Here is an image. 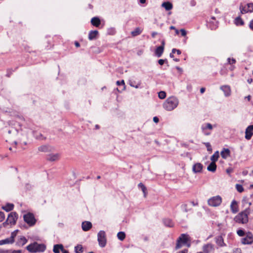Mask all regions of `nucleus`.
I'll list each match as a JSON object with an SVG mask.
<instances>
[{
	"instance_id": "obj_1",
	"label": "nucleus",
	"mask_w": 253,
	"mask_h": 253,
	"mask_svg": "<svg viewBox=\"0 0 253 253\" xmlns=\"http://www.w3.org/2000/svg\"><path fill=\"white\" fill-rule=\"evenodd\" d=\"M178 103V99L176 97L172 96L166 99L163 106L165 110L170 111L176 108Z\"/></svg>"
},
{
	"instance_id": "obj_2",
	"label": "nucleus",
	"mask_w": 253,
	"mask_h": 253,
	"mask_svg": "<svg viewBox=\"0 0 253 253\" xmlns=\"http://www.w3.org/2000/svg\"><path fill=\"white\" fill-rule=\"evenodd\" d=\"M250 214V209L246 208L243 211L239 212L234 217V221L238 223L246 224L249 221L248 216Z\"/></svg>"
},
{
	"instance_id": "obj_3",
	"label": "nucleus",
	"mask_w": 253,
	"mask_h": 253,
	"mask_svg": "<svg viewBox=\"0 0 253 253\" xmlns=\"http://www.w3.org/2000/svg\"><path fill=\"white\" fill-rule=\"evenodd\" d=\"M26 249L31 253L43 252L45 250L46 246L43 244H40L34 242L27 246Z\"/></svg>"
},
{
	"instance_id": "obj_4",
	"label": "nucleus",
	"mask_w": 253,
	"mask_h": 253,
	"mask_svg": "<svg viewBox=\"0 0 253 253\" xmlns=\"http://www.w3.org/2000/svg\"><path fill=\"white\" fill-rule=\"evenodd\" d=\"M18 218V214L16 212H10L5 222L2 224L4 227H6L8 225H13L16 224Z\"/></svg>"
},
{
	"instance_id": "obj_5",
	"label": "nucleus",
	"mask_w": 253,
	"mask_h": 253,
	"mask_svg": "<svg viewBox=\"0 0 253 253\" xmlns=\"http://www.w3.org/2000/svg\"><path fill=\"white\" fill-rule=\"evenodd\" d=\"M190 237L187 234H182L178 238L175 246V250H178L182 247V244H186L190 241Z\"/></svg>"
},
{
	"instance_id": "obj_6",
	"label": "nucleus",
	"mask_w": 253,
	"mask_h": 253,
	"mask_svg": "<svg viewBox=\"0 0 253 253\" xmlns=\"http://www.w3.org/2000/svg\"><path fill=\"white\" fill-rule=\"evenodd\" d=\"M97 241L100 247L103 248L106 245V237L105 231L101 230L97 234Z\"/></svg>"
},
{
	"instance_id": "obj_7",
	"label": "nucleus",
	"mask_w": 253,
	"mask_h": 253,
	"mask_svg": "<svg viewBox=\"0 0 253 253\" xmlns=\"http://www.w3.org/2000/svg\"><path fill=\"white\" fill-rule=\"evenodd\" d=\"M222 202V198L220 196H214L208 201V205L211 207L219 206Z\"/></svg>"
},
{
	"instance_id": "obj_8",
	"label": "nucleus",
	"mask_w": 253,
	"mask_h": 253,
	"mask_svg": "<svg viewBox=\"0 0 253 253\" xmlns=\"http://www.w3.org/2000/svg\"><path fill=\"white\" fill-rule=\"evenodd\" d=\"M24 220L30 226L34 225L36 223V219L33 213H28L24 215Z\"/></svg>"
},
{
	"instance_id": "obj_9",
	"label": "nucleus",
	"mask_w": 253,
	"mask_h": 253,
	"mask_svg": "<svg viewBox=\"0 0 253 253\" xmlns=\"http://www.w3.org/2000/svg\"><path fill=\"white\" fill-rule=\"evenodd\" d=\"M241 243L244 245H251L253 243V235L248 232L245 238L241 239Z\"/></svg>"
},
{
	"instance_id": "obj_10",
	"label": "nucleus",
	"mask_w": 253,
	"mask_h": 253,
	"mask_svg": "<svg viewBox=\"0 0 253 253\" xmlns=\"http://www.w3.org/2000/svg\"><path fill=\"white\" fill-rule=\"evenodd\" d=\"M240 9L242 14L248 12H252L253 11V3H248L247 6L243 7V5L240 6Z\"/></svg>"
},
{
	"instance_id": "obj_11",
	"label": "nucleus",
	"mask_w": 253,
	"mask_h": 253,
	"mask_svg": "<svg viewBox=\"0 0 253 253\" xmlns=\"http://www.w3.org/2000/svg\"><path fill=\"white\" fill-rule=\"evenodd\" d=\"M253 135V125L248 126L245 131V138L247 140L251 139Z\"/></svg>"
},
{
	"instance_id": "obj_12",
	"label": "nucleus",
	"mask_w": 253,
	"mask_h": 253,
	"mask_svg": "<svg viewBox=\"0 0 253 253\" xmlns=\"http://www.w3.org/2000/svg\"><path fill=\"white\" fill-rule=\"evenodd\" d=\"M203 165L201 163H196L193 165L192 170L194 173H198L202 171L203 169Z\"/></svg>"
},
{
	"instance_id": "obj_13",
	"label": "nucleus",
	"mask_w": 253,
	"mask_h": 253,
	"mask_svg": "<svg viewBox=\"0 0 253 253\" xmlns=\"http://www.w3.org/2000/svg\"><path fill=\"white\" fill-rule=\"evenodd\" d=\"M230 209L233 213H236L238 211V203L235 200L232 201L230 205Z\"/></svg>"
},
{
	"instance_id": "obj_14",
	"label": "nucleus",
	"mask_w": 253,
	"mask_h": 253,
	"mask_svg": "<svg viewBox=\"0 0 253 253\" xmlns=\"http://www.w3.org/2000/svg\"><path fill=\"white\" fill-rule=\"evenodd\" d=\"M92 227V224L89 221H84L82 224V227L84 231H87Z\"/></svg>"
},
{
	"instance_id": "obj_15",
	"label": "nucleus",
	"mask_w": 253,
	"mask_h": 253,
	"mask_svg": "<svg viewBox=\"0 0 253 253\" xmlns=\"http://www.w3.org/2000/svg\"><path fill=\"white\" fill-rule=\"evenodd\" d=\"M51 150V147L48 145H42L38 147V150L42 152H50Z\"/></svg>"
},
{
	"instance_id": "obj_16",
	"label": "nucleus",
	"mask_w": 253,
	"mask_h": 253,
	"mask_svg": "<svg viewBox=\"0 0 253 253\" xmlns=\"http://www.w3.org/2000/svg\"><path fill=\"white\" fill-rule=\"evenodd\" d=\"M220 154L223 159H226L230 155V151L228 148H223Z\"/></svg>"
},
{
	"instance_id": "obj_17",
	"label": "nucleus",
	"mask_w": 253,
	"mask_h": 253,
	"mask_svg": "<svg viewBox=\"0 0 253 253\" xmlns=\"http://www.w3.org/2000/svg\"><path fill=\"white\" fill-rule=\"evenodd\" d=\"M220 89L224 92L226 96H229L231 94L230 87L228 85H223L220 87Z\"/></svg>"
},
{
	"instance_id": "obj_18",
	"label": "nucleus",
	"mask_w": 253,
	"mask_h": 253,
	"mask_svg": "<svg viewBox=\"0 0 253 253\" xmlns=\"http://www.w3.org/2000/svg\"><path fill=\"white\" fill-rule=\"evenodd\" d=\"M215 242L217 245L220 247L225 246L226 245L224 243L223 239L221 236H218L215 238Z\"/></svg>"
},
{
	"instance_id": "obj_19",
	"label": "nucleus",
	"mask_w": 253,
	"mask_h": 253,
	"mask_svg": "<svg viewBox=\"0 0 253 253\" xmlns=\"http://www.w3.org/2000/svg\"><path fill=\"white\" fill-rule=\"evenodd\" d=\"M180 208L181 210L185 212H188L192 210V208L190 207V206L187 203H183L181 205Z\"/></svg>"
},
{
	"instance_id": "obj_20",
	"label": "nucleus",
	"mask_w": 253,
	"mask_h": 253,
	"mask_svg": "<svg viewBox=\"0 0 253 253\" xmlns=\"http://www.w3.org/2000/svg\"><path fill=\"white\" fill-rule=\"evenodd\" d=\"M59 155L58 154H50L47 156V160L49 161H55L59 159Z\"/></svg>"
},
{
	"instance_id": "obj_21",
	"label": "nucleus",
	"mask_w": 253,
	"mask_h": 253,
	"mask_svg": "<svg viewBox=\"0 0 253 253\" xmlns=\"http://www.w3.org/2000/svg\"><path fill=\"white\" fill-rule=\"evenodd\" d=\"M91 23L93 26L98 27L100 25L101 21L99 18L94 17L91 19Z\"/></svg>"
},
{
	"instance_id": "obj_22",
	"label": "nucleus",
	"mask_w": 253,
	"mask_h": 253,
	"mask_svg": "<svg viewBox=\"0 0 253 253\" xmlns=\"http://www.w3.org/2000/svg\"><path fill=\"white\" fill-rule=\"evenodd\" d=\"M14 242L13 237H10L9 238L5 239L0 241V245H2L6 244H11Z\"/></svg>"
},
{
	"instance_id": "obj_23",
	"label": "nucleus",
	"mask_w": 253,
	"mask_h": 253,
	"mask_svg": "<svg viewBox=\"0 0 253 253\" xmlns=\"http://www.w3.org/2000/svg\"><path fill=\"white\" fill-rule=\"evenodd\" d=\"M213 249V246L211 244L205 245L203 247V252L205 253H210Z\"/></svg>"
},
{
	"instance_id": "obj_24",
	"label": "nucleus",
	"mask_w": 253,
	"mask_h": 253,
	"mask_svg": "<svg viewBox=\"0 0 253 253\" xmlns=\"http://www.w3.org/2000/svg\"><path fill=\"white\" fill-rule=\"evenodd\" d=\"M98 34V32L97 30L90 31L88 34V39L89 40H93L95 39Z\"/></svg>"
},
{
	"instance_id": "obj_25",
	"label": "nucleus",
	"mask_w": 253,
	"mask_h": 253,
	"mask_svg": "<svg viewBox=\"0 0 253 253\" xmlns=\"http://www.w3.org/2000/svg\"><path fill=\"white\" fill-rule=\"evenodd\" d=\"M163 223L166 226L172 227L174 225V223L169 218H165L163 219Z\"/></svg>"
},
{
	"instance_id": "obj_26",
	"label": "nucleus",
	"mask_w": 253,
	"mask_h": 253,
	"mask_svg": "<svg viewBox=\"0 0 253 253\" xmlns=\"http://www.w3.org/2000/svg\"><path fill=\"white\" fill-rule=\"evenodd\" d=\"M164 48L163 46H158L157 47L155 50V54L158 57H160L162 56L163 53Z\"/></svg>"
},
{
	"instance_id": "obj_27",
	"label": "nucleus",
	"mask_w": 253,
	"mask_h": 253,
	"mask_svg": "<svg viewBox=\"0 0 253 253\" xmlns=\"http://www.w3.org/2000/svg\"><path fill=\"white\" fill-rule=\"evenodd\" d=\"M162 6L165 8L166 10H169L172 8V4L170 2H164Z\"/></svg>"
},
{
	"instance_id": "obj_28",
	"label": "nucleus",
	"mask_w": 253,
	"mask_h": 253,
	"mask_svg": "<svg viewBox=\"0 0 253 253\" xmlns=\"http://www.w3.org/2000/svg\"><path fill=\"white\" fill-rule=\"evenodd\" d=\"M14 205L13 204H7L5 206L2 207V209L7 212L10 211L13 209Z\"/></svg>"
},
{
	"instance_id": "obj_29",
	"label": "nucleus",
	"mask_w": 253,
	"mask_h": 253,
	"mask_svg": "<svg viewBox=\"0 0 253 253\" xmlns=\"http://www.w3.org/2000/svg\"><path fill=\"white\" fill-rule=\"evenodd\" d=\"M63 245L62 244H56L53 247V251L54 253H59L60 250L63 249Z\"/></svg>"
},
{
	"instance_id": "obj_30",
	"label": "nucleus",
	"mask_w": 253,
	"mask_h": 253,
	"mask_svg": "<svg viewBox=\"0 0 253 253\" xmlns=\"http://www.w3.org/2000/svg\"><path fill=\"white\" fill-rule=\"evenodd\" d=\"M216 169V165L215 163L211 162V163L208 166L207 169L211 172H214Z\"/></svg>"
},
{
	"instance_id": "obj_31",
	"label": "nucleus",
	"mask_w": 253,
	"mask_h": 253,
	"mask_svg": "<svg viewBox=\"0 0 253 253\" xmlns=\"http://www.w3.org/2000/svg\"><path fill=\"white\" fill-rule=\"evenodd\" d=\"M27 242V240L26 239V238L24 236H21L19 239L18 241H17V244L18 245L23 246L25 244H26Z\"/></svg>"
},
{
	"instance_id": "obj_32",
	"label": "nucleus",
	"mask_w": 253,
	"mask_h": 253,
	"mask_svg": "<svg viewBox=\"0 0 253 253\" xmlns=\"http://www.w3.org/2000/svg\"><path fill=\"white\" fill-rule=\"evenodd\" d=\"M202 130H212L213 128V126L210 123H207L204 125H203L201 127Z\"/></svg>"
},
{
	"instance_id": "obj_33",
	"label": "nucleus",
	"mask_w": 253,
	"mask_h": 253,
	"mask_svg": "<svg viewBox=\"0 0 253 253\" xmlns=\"http://www.w3.org/2000/svg\"><path fill=\"white\" fill-rule=\"evenodd\" d=\"M218 158H219L218 151H216L211 157V162L215 163L218 160Z\"/></svg>"
},
{
	"instance_id": "obj_34",
	"label": "nucleus",
	"mask_w": 253,
	"mask_h": 253,
	"mask_svg": "<svg viewBox=\"0 0 253 253\" xmlns=\"http://www.w3.org/2000/svg\"><path fill=\"white\" fill-rule=\"evenodd\" d=\"M138 186L142 191V192L144 194V197H146V195L147 194V188L145 187V186L142 183H140L138 184Z\"/></svg>"
},
{
	"instance_id": "obj_35",
	"label": "nucleus",
	"mask_w": 253,
	"mask_h": 253,
	"mask_svg": "<svg viewBox=\"0 0 253 253\" xmlns=\"http://www.w3.org/2000/svg\"><path fill=\"white\" fill-rule=\"evenodd\" d=\"M141 32L142 31L139 28H136L134 31L131 32V34L133 37H135L140 35Z\"/></svg>"
},
{
	"instance_id": "obj_36",
	"label": "nucleus",
	"mask_w": 253,
	"mask_h": 253,
	"mask_svg": "<svg viewBox=\"0 0 253 253\" xmlns=\"http://www.w3.org/2000/svg\"><path fill=\"white\" fill-rule=\"evenodd\" d=\"M75 252L76 253H82L83 252L82 246L81 245L76 246L75 247Z\"/></svg>"
},
{
	"instance_id": "obj_37",
	"label": "nucleus",
	"mask_w": 253,
	"mask_h": 253,
	"mask_svg": "<svg viewBox=\"0 0 253 253\" xmlns=\"http://www.w3.org/2000/svg\"><path fill=\"white\" fill-rule=\"evenodd\" d=\"M117 237L120 240L123 241L126 237V234L124 232H119L117 234Z\"/></svg>"
},
{
	"instance_id": "obj_38",
	"label": "nucleus",
	"mask_w": 253,
	"mask_h": 253,
	"mask_svg": "<svg viewBox=\"0 0 253 253\" xmlns=\"http://www.w3.org/2000/svg\"><path fill=\"white\" fill-rule=\"evenodd\" d=\"M235 24L236 25H243L244 22L240 17H238L235 19Z\"/></svg>"
},
{
	"instance_id": "obj_39",
	"label": "nucleus",
	"mask_w": 253,
	"mask_h": 253,
	"mask_svg": "<svg viewBox=\"0 0 253 253\" xmlns=\"http://www.w3.org/2000/svg\"><path fill=\"white\" fill-rule=\"evenodd\" d=\"M236 189L239 193H242L244 190L243 186L239 184H236Z\"/></svg>"
},
{
	"instance_id": "obj_40",
	"label": "nucleus",
	"mask_w": 253,
	"mask_h": 253,
	"mask_svg": "<svg viewBox=\"0 0 253 253\" xmlns=\"http://www.w3.org/2000/svg\"><path fill=\"white\" fill-rule=\"evenodd\" d=\"M158 96L160 99H164L166 97V93L164 91L159 92Z\"/></svg>"
},
{
	"instance_id": "obj_41",
	"label": "nucleus",
	"mask_w": 253,
	"mask_h": 253,
	"mask_svg": "<svg viewBox=\"0 0 253 253\" xmlns=\"http://www.w3.org/2000/svg\"><path fill=\"white\" fill-rule=\"evenodd\" d=\"M36 138L37 139H39V140H45L46 139V137H44L42 134H39L37 135H36L35 136Z\"/></svg>"
},
{
	"instance_id": "obj_42",
	"label": "nucleus",
	"mask_w": 253,
	"mask_h": 253,
	"mask_svg": "<svg viewBox=\"0 0 253 253\" xmlns=\"http://www.w3.org/2000/svg\"><path fill=\"white\" fill-rule=\"evenodd\" d=\"M204 144L206 146L207 148V150L208 151H212V148L209 142H204Z\"/></svg>"
},
{
	"instance_id": "obj_43",
	"label": "nucleus",
	"mask_w": 253,
	"mask_h": 253,
	"mask_svg": "<svg viewBox=\"0 0 253 253\" xmlns=\"http://www.w3.org/2000/svg\"><path fill=\"white\" fill-rule=\"evenodd\" d=\"M238 235L240 237H243L245 235V232L242 229H239L237 231Z\"/></svg>"
},
{
	"instance_id": "obj_44",
	"label": "nucleus",
	"mask_w": 253,
	"mask_h": 253,
	"mask_svg": "<svg viewBox=\"0 0 253 253\" xmlns=\"http://www.w3.org/2000/svg\"><path fill=\"white\" fill-rule=\"evenodd\" d=\"M117 84L118 85H123V88H122V90H125V82L124 80H122L121 82L120 81H117Z\"/></svg>"
},
{
	"instance_id": "obj_45",
	"label": "nucleus",
	"mask_w": 253,
	"mask_h": 253,
	"mask_svg": "<svg viewBox=\"0 0 253 253\" xmlns=\"http://www.w3.org/2000/svg\"><path fill=\"white\" fill-rule=\"evenodd\" d=\"M134 83H135L134 82L130 81L129 82V85L131 86L135 87V88H138L140 86V84H137V85H135Z\"/></svg>"
},
{
	"instance_id": "obj_46",
	"label": "nucleus",
	"mask_w": 253,
	"mask_h": 253,
	"mask_svg": "<svg viewBox=\"0 0 253 253\" xmlns=\"http://www.w3.org/2000/svg\"><path fill=\"white\" fill-rule=\"evenodd\" d=\"M5 218L4 214L3 212L0 211V222L2 221Z\"/></svg>"
},
{
	"instance_id": "obj_47",
	"label": "nucleus",
	"mask_w": 253,
	"mask_h": 253,
	"mask_svg": "<svg viewBox=\"0 0 253 253\" xmlns=\"http://www.w3.org/2000/svg\"><path fill=\"white\" fill-rule=\"evenodd\" d=\"M180 31L182 36H186L187 32L184 29H180Z\"/></svg>"
},
{
	"instance_id": "obj_48",
	"label": "nucleus",
	"mask_w": 253,
	"mask_h": 253,
	"mask_svg": "<svg viewBox=\"0 0 253 253\" xmlns=\"http://www.w3.org/2000/svg\"><path fill=\"white\" fill-rule=\"evenodd\" d=\"M172 53H177V54H181V51L179 49H176L175 48H173L172 49Z\"/></svg>"
},
{
	"instance_id": "obj_49",
	"label": "nucleus",
	"mask_w": 253,
	"mask_h": 253,
	"mask_svg": "<svg viewBox=\"0 0 253 253\" xmlns=\"http://www.w3.org/2000/svg\"><path fill=\"white\" fill-rule=\"evenodd\" d=\"M202 131L205 135H209L211 133V132L210 131H208L207 129H205V130H202Z\"/></svg>"
},
{
	"instance_id": "obj_50",
	"label": "nucleus",
	"mask_w": 253,
	"mask_h": 253,
	"mask_svg": "<svg viewBox=\"0 0 253 253\" xmlns=\"http://www.w3.org/2000/svg\"><path fill=\"white\" fill-rule=\"evenodd\" d=\"M189 203L193 206H197L198 205V202L197 201H190Z\"/></svg>"
},
{
	"instance_id": "obj_51",
	"label": "nucleus",
	"mask_w": 253,
	"mask_h": 253,
	"mask_svg": "<svg viewBox=\"0 0 253 253\" xmlns=\"http://www.w3.org/2000/svg\"><path fill=\"white\" fill-rule=\"evenodd\" d=\"M165 61L164 59H160L158 60V63L160 65H162L164 64Z\"/></svg>"
},
{
	"instance_id": "obj_52",
	"label": "nucleus",
	"mask_w": 253,
	"mask_h": 253,
	"mask_svg": "<svg viewBox=\"0 0 253 253\" xmlns=\"http://www.w3.org/2000/svg\"><path fill=\"white\" fill-rule=\"evenodd\" d=\"M249 27L253 31V19L251 21Z\"/></svg>"
},
{
	"instance_id": "obj_53",
	"label": "nucleus",
	"mask_w": 253,
	"mask_h": 253,
	"mask_svg": "<svg viewBox=\"0 0 253 253\" xmlns=\"http://www.w3.org/2000/svg\"><path fill=\"white\" fill-rule=\"evenodd\" d=\"M153 121L156 123H157L159 122V118L157 117H154L153 118Z\"/></svg>"
},
{
	"instance_id": "obj_54",
	"label": "nucleus",
	"mask_w": 253,
	"mask_h": 253,
	"mask_svg": "<svg viewBox=\"0 0 253 253\" xmlns=\"http://www.w3.org/2000/svg\"><path fill=\"white\" fill-rule=\"evenodd\" d=\"M157 34H158V33H157V32H153L152 33L151 35H152V37L153 38H155V37L156 36V35H157Z\"/></svg>"
},
{
	"instance_id": "obj_55",
	"label": "nucleus",
	"mask_w": 253,
	"mask_h": 253,
	"mask_svg": "<svg viewBox=\"0 0 253 253\" xmlns=\"http://www.w3.org/2000/svg\"><path fill=\"white\" fill-rule=\"evenodd\" d=\"M236 63V60L234 58L231 59V65H233Z\"/></svg>"
},
{
	"instance_id": "obj_56",
	"label": "nucleus",
	"mask_w": 253,
	"mask_h": 253,
	"mask_svg": "<svg viewBox=\"0 0 253 253\" xmlns=\"http://www.w3.org/2000/svg\"><path fill=\"white\" fill-rule=\"evenodd\" d=\"M62 253H69V252L64 249L63 247V249L61 250Z\"/></svg>"
},
{
	"instance_id": "obj_57",
	"label": "nucleus",
	"mask_w": 253,
	"mask_h": 253,
	"mask_svg": "<svg viewBox=\"0 0 253 253\" xmlns=\"http://www.w3.org/2000/svg\"><path fill=\"white\" fill-rule=\"evenodd\" d=\"M75 45L77 47H79L80 46L79 42H75Z\"/></svg>"
},
{
	"instance_id": "obj_58",
	"label": "nucleus",
	"mask_w": 253,
	"mask_h": 253,
	"mask_svg": "<svg viewBox=\"0 0 253 253\" xmlns=\"http://www.w3.org/2000/svg\"><path fill=\"white\" fill-rule=\"evenodd\" d=\"M205 91V88L202 87L200 89V92H201V93H203Z\"/></svg>"
},
{
	"instance_id": "obj_59",
	"label": "nucleus",
	"mask_w": 253,
	"mask_h": 253,
	"mask_svg": "<svg viewBox=\"0 0 253 253\" xmlns=\"http://www.w3.org/2000/svg\"><path fill=\"white\" fill-rule=\"evenodd\" d=\"M165 45V42L164 40H163L162 41V45L160 46H163V48H164Z\"/></svg>"
},
{
	"instance_id": "obj_60",
	"label": "nucleus",
	"mask_w": 253,
	"mask_h": 253,
	"mask_svg": "<svg viewBox=\"0 0 253 253\" xmlns=\"http://www.w3.org/2000/svg\"><path fill=\"white\" fill-rule=\"evenodd\" d=\"M15 236H16V234L14 232H12L11 233L10 237H13V239L14 240V238H15Z\"/></svg>"
},
{
	"instance_id": "obj_61",
	"label": "nucleus",
	"mask_w": 253,
	"mask_h": 253,
	"mask_svg": "<svg viewBox=\"0 0 253 253\" xmlns=\"http://www.w3.org/2000/svg\"><path fill=\"white\" fill-rule=\"evenodd\" d=\"M12 253H21V252L20 250L13 251Z\"/></svg>"
},
{
	"instance_id": "obj_62",
	"label": "nucleus",
	"mask_w": 253,
	"mask_h": 253,
	"mask_svg": "<svg viewBox=\"0 0 253 253\" xmlns=\"http://www.w3.org/2000/svg\"><path fill=\"white\" fill-rule=\"evenodd\" d=\"M170 29H171V30H175V29H176V28H175V27L174 26H171L170 27Z\"/></svg>"
},
{
	"instance_id": "obj_63",
	"label": "nucleus",
	"mask_w": 253,
	"mask_h": 253,
	"mask_svg": "<svg viewBox=\"0 0 253 253\" xmlns=\"http://www.w3.org/2000/svg\"><path fill=\"white\" fill-rule=\"evenodd\" d=\"M246 98H247L248 101H250L251 99V96L249 95L247 96V97H246Z\"/></svg>"
},
{
	"instance_id": "obj_64",
	"label": "nucleus",
	"mask_w": 253,
	"mask_h": 253,
	"mask_svg": "<svg viewBox=\"0 0 253 253\" xmlns=\"http://www.w3.org/2000/svg\"><path fill=\"white\" fill-rule=\"evenodd\" d=\"M228 63L231 65V58H228L227 59Z\"/></svg>"
}]
</instances>
